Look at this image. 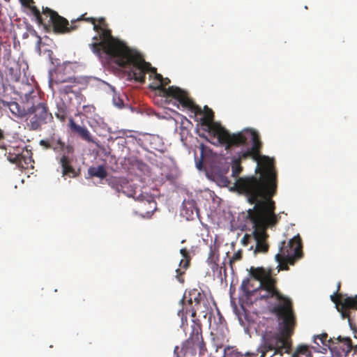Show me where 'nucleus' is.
<instances>
[{"label":"nucleus","mask_w":357,"mask_h":357,"mask_svg":"<svg viewBox=\"0 0 357 357\" xmlns=\"http://www.w3.org/2000/svg\"><path fill=\"white\" fill-rule=\"evenodd\" d=\"M250 275L259 282L256 289L250 287V278L243 280L241 289L247 299L255 300L274 299L280 302L273 306L271 312L279 319L282 320V326L280 331H266L261 337V343L257 349L260 357H265L268 351H273L270 357L275 356H282L284 354H290L292 347L291 336L294 333L296 317L293 312L291 301L284 296L277 287V279L271 275V270L262 267H251Z\"/></svg>","instance_id":"1"},{"label":"nucleus","mask_w":357,"mask_h":357,"mask_svg":"<svg viewBox=\"0 0 357 357\" xmlns=\"http://www.w3.org/2000/svg\"><path fill=\"white\" fill-rule=\"evenodd\" d=\"M250 142H252V146L240 152L237 159L241 162L250 157L257 162L256 172L259 173V176L238 177L234 187L246 197L249 204H252L259 199L273 197L277 192V173L274 161L268 156L261 155L262 142L258 132L246 128L237 133H229L219 144L225 146V149L229 150L233 146H248Z\"/></svg>","instance_id":"2"},{"label":"nucleus","mask_w":357,"mask_h":357,"mask_svg":"<svg viewBox=\"0 0 357 357\" xmlns=\"http://www.w3.org/2000/svg\"><path fill=\"white\" fill-rule=\"evenodd\" d=\"M253 204V208L248 210L247 218L254 229L252 234L256 241L254 253L264 254L269 248L266 242L268 237L266 230L278 223L281 218L280 213L277 214L275 212L276 206L273 197L259 199Z\"/></svg>","instance_id":"3"},{"label":"nucleus","mask_w":357,"mask_h":357,"mask_svg":"<svg viewBox=\"0 0 357 357\" xmlns=\"http://www.w3.org/2000/svg\"><path fill=\"white\" fill-rule=\"evenodd\" d=\"M106 61L113 62L121 68H128L130 70L129 76L141 84L145 82L146 73L150 72L153 75L157 73V69L145 61L139 52L130 48L123 41L120 43Z\"/></svg>","instance_id":"4"},{"label":"nucleus","mask_w":357,"mask_h":357,"mask_svg":"<svg viewBox=\"0 0 357 357\" xmlns=\"http://www.w3.org/2000/svg\"><path fill=\"white\" fill-rule=\"evenodd\" d=\"M86 15L84 13L76 20H72L71 23L73 24L83 20L93 25V30L98 34L93 37V42L89 45V47L102 61H106L122 40L112 36L105 17H86Z\"/></svg>","instance_id":"5"},{"label":"nucleus","mask_w":357,"mask_h":357,"mask_svg":"<svg viewBox=\"0 0 357 357\" xmlns=\"http://www.w3.org/2000/svg\"><path fill=\"white\" fill-rule=\"evenodd\" d=\"M174 352L178 357H202L207 354L199 323L193 321L188 338L183 342L181 347H176Z\"/></svg>","instance_id":"6"},{"label":"nucleus","mask_w":357,"mask_h":357,"mask_svg":"<svg viewBox=\"0 0 357 357\" xmlns=\"http://www.w3.org/2000/svg\"><path fill=\"white\" fill-rule=\"evenodd\" d=\"M0 149L4 150L7 159L20 168H27L33 162L32 153L24 146L20 140L10 142L8 144L5 142L4 135L0 129Z\"/></svg>","instance_id":"7"},{"label":"nucleus","mask_w":357,"mask_h":357,"mask_svg":"<svg viewBox=\"0 0 357 357\" xmlns=\"http://www.w3.org/2000/svg\"><path fill=\"white\" fill-rule=\"evenodd\" d=\"M303 245L300 236L294 237L288 242L282 241L279 252L275 255L280 270H289V265L295 263L303 257Z\"/></svg>","instance_id":"8"},{"label":"nucleus","mask_w":357,"mask_h":357,"mask_svg":"<svg viewBox=\"0 0 357 357\" xmlns=\"http://www.w3.org/2000/svg\"><path fill=\"white\" fill-rule=\"evenodd\" d=\"M170 83V79L167 77L164 78L161 84L154 83L150 84L149 88L158 91L163 97L173 98L178 100L179 103L185 108L190 109L195 114H201L200 107L195 105L194 102L188 97L187 92L179 87L172 86L166 88V86Z\"/></svg>","instance_id":"9"},{"label":"nucleus","mask_w":357,"mask_h":357,"mask_svg":"<svg viewBox=\"0 0 357 357\" xmlns=\"http://www.w3.org/2000/svg\"><path fill=\"white\" fill-rule=\"evenodd\" d=\"M42 14L43 15L44 23L39 24L44 26L45 28L51 27L55 33L65 34L77 29L75 25L73 24L70 25L67 19L59 15L57 12L48 7L42 8Z\"/></svg>","instance_id":"10"},{"label":"nucleus","mask_w":357,"mask_h":357,"mask_svg":"<svg viewBox=\"0 0 357 357\" xmlns=\"http://www.w3.org/2000/svg\"><path fill=\"white\" fill-rule=\"evenodd\" d=\"M27 115L29 121L27 126L31 130H40L43 125L52 122L54 119L45 102L33 105L28 108Z\"/></svg>","instance_id":"11"},{"label":"nucleus","mask_w":357,"mask_h":357,"mask_svg":"<svg viewBox=\"0 0 357 357\" xmlns=\"http://www.w3.org/2000/svg\"><path fill=\"white\" fill-rule=\"evenodd\" d=\"M200 109L202 111L200 114L204 113V116L201 119V124L202 126L206 127L204 130H206L210 135L216 137L218 143L222 139H225L229 132L219 123L214 122V112L213 110L206 105L204 106V112L202 110L201 107ZM195 114L198 115L199 114L195 113Z\"/></svg>","instance_id":"12"},{"label":"nucleus","mask_w":357,"mask_h":357,"mask_svg":"<svg viewBox=\"0 0 357 357\" xmlns=\"http://www.w3.org/2000/svg\"><path fill=\"white\" fill-rule=\"evenodd\" d=\"M190 298L188 302L190 304L194 303V305L192 309L190 310H185L184 307H182L181 310H178V316L181 317V325L183 326L185 322H187V314L190 312L191 317H195L196 316V313L197 312L204 313L208 310L207 306V299L206 296L199 292L197 289H193L190 292Z\"/></svg>","instance_id":"13"},{"label":"nucleus","mask_w":357,"mask_h":357,"mask_svg":"<svg viewBox=\"0 0 357 357\" xmlns=\"http://www.w3.org/2000/svg\"><path fill=\"white\" fill-rule=\"evenodd\" d=\"M340 288V283L338 284L337 291ZM331 298L336 304L337 310L341 312L343 318H349L351 309L357 310V296L344 297L342 294L336 292Z\"/></svg>","instance_id":"14"},{"label":"nucleus","mask_w":357,"mask_h":357,"mask_svg":"<svg viewBox=\"0 0 357 357\" xmlns=\"http://www.w3.org/2000/svg\"><path fill=\"white\" fill-rule=\"evenodd\" d=\"M351 340L349 337L342 338L340 336L337 338V342H332L329 347L331 350L337 356H347L352 349Z\"/></svg>","instance_id":"15"},{"label":"nucleus","mask_w":357,"mask_h":357,"mask_svg":"<svg viewBox=\"0 0 357 357\" xmlns=\"http://www.w3.org/2000/svg\"><path fill=\"white\" fill-rule=\"evenodd\" d=\"M109 185L117 192H122L128 196L131 195L129 190L130 185L127 178L124 177H112L108 180Z\"/></svg>","instance_id":"16"},{"label":"nucleus","mask_w":357,"mask_h":357,"mask_svg":"<svg viewBox=\"0 0 357 357\" xmlns=\"http://www.w3.org/2000/svg\"><path fill=\"white\" fill-rule=\"evenodd\" d=\"M68 127L72 133L77 134L80 138L88 142H93L91 135L85 126H81L75 123L72 117L68 119Z\"/></svg>","instance_id":"17"},{"label":"nucleus","mask_w":357,"mask_h":357,"mask_svg":"<svg viewBox=\"0 0 357 357\" xmlns=\"http://www.w3.org/2000/svg\"><path fill=\"white\" fill-rule=\"evenodd\" d=\"M59 164L61 166L63 176H67L70 178L77 176L76 171L71 165V160L68 155H62L59 160Z\"/></svg>","instance_id":"18"},{"label":"nucleus","mask_w":357,"mask_h":357,"mask_svg":"<svg viewBox=\"0 0 357 357\" xmlns=\"http://www.w3.org/2000/svg\"><path fill=\"white\" fill-rule=\"evenodd\" d=\"M22 5V6L29 9L30 13L34 17L36 22L38 24H43V17L42 12L40 11L39 8H38L35 6L34 0H19Z\"/></svg>","instance_id":"19"},{"label":"nucleus","mask_w":357,"mask_h":357,"mask_svg":"<svg viewBox=\"0 0 357 357\" xmlns=\"http://www.w3.org/2000/svg\"><path fill=\"white\" fill-rule=\"evenodd\" d=\"M52 149L56 152H62L63 155L72 154L74 152V148L72 145H66L60 137H52Z\"/></svg>","instance_id":"20"},{"label":"nucleus","mask_w":357,"mask_h":357,"mask_svg":"<svg viewBox=\"0 0 357 357\" xmlns=\"http://www.w3.org/2000/svg\"><path fill=\"white\" fill-rule=\"evenodd\" d=\"M1 104L4 107H8L15 117L23 118L27 115V111L26 112L17 102L2 100Z\"/></svg>","instance_id":"21"},{"label":"nucleus","mask_w":357,"mask_h":357,"mask_svg":"<svg viewBox=\"0 0 357 357\" xmlns=\"http://www.w3.org/2000/svg\"><path fill=\"white\" fill-rule=\"evenodd\" d=\"M218 250L215 247L210 246V251L206 261L213 272H216L218 270Z\"/></svg>","instance_id":"22"},{"label":"nucleus","mask_w":357,"mask_h":357,"mask_svg":"<svg viewBox=\"0 0 357 357\" xmlns=\"http://www.w3.org/2000/svg\"><path fill=\"white\" fill-rule=\"evenodd\" d=\"M68 114V109L66 103L61 100L56 102V117L61 122H65Z\"/></svg>","instance_id":"23"},{"label":"nucleus","mask_w":357,"mask_h":357,"mask_svg":"<svg viewBox=\"0 0 357 357\" xmlns=\"http://www.w3.org/2000/svg\"><path fill=\"white\" fill-rule=\"evenodd\" d=\"M88 174L91 177H97L103 179L107 176V172L103 165H99L98 167L92 166L88 169Z\"/></svg>","instance_id":"24"},{"label":"nucleus","mask_w":357,"mask_h":357,"mask_svg":"<svg viewBox=\"0 0 357 357\" xmlns=\"http://www.w3.org/2000/svg\"><path fill=\"white\" fill-rule=\"evenodd\" d=\"M291 357H312L311 351L307 345H299Z\"/></svg>","instance_id":"25"},{"label":"nucleus","mask_w":357,"mask_h":357,"mask_svg":"<svg viewBox=\"0 0 357 357\" xmlns=\"http://www.w3.org/2000/svg\"><path fill=\"white\" fill-rule=\"evenodd\" d=\"M241 162L240 161V159H234L232 160V165H231V176L233 177H238V175L241 174V172L243 170V167L241 165Z\"/></svg>","instance_id":"26"},{"label":"nucleus","mask_w":357,"mask_h":357,"mask_svg":"<svg viewBox=\"0 0 357 357\" xmlns=\"http://www.w3.org/2000/svg\"><path fill=\"white\" fill-rule=\"evenodd\" d=\"M213 177L216 183L220 186L228 187L231 183L229 179L226 176L222 174H215Z\"/></svg>","instance_id":"27"},{"label":"nucleus","mask_w":357,"mask_h":357,"mask_svg":"<svg viewBox=\"0 0 357 357\" xmlns=\"http://www.w3.org/2000/svg\"><path fill=\"white\" fill-rule=\"evenodd\" d=\"M77 83L76 79L75 77H67L64 79H60L57 76L55 78H50V85H52L53 84H58L61 83Z\"/></svg>","instance_id":"28"},{"label":"nucleus","mask_w":357,"mask_h":357,"mask_svg":"<svg viewBox=\"0 0 357 357\" xmlns=\"http://www.w3.org/2000/svg\"><path fill=\"white\" fill-rule=\"evenodd\" d=\"M242 259V252L241 250H238L235 252L232 257L230 259V263L235 262L236 261L241 260Z\"/></svg>","instance_id":"29"},{"label":"nucleus","mask_w":357,"mask_h":357,"mask_svg":"<svg viewBox=\"0 0 357 357\" xmlns=\"http://www.w3.org/2000/svg\"><path fill=\"white\" fill-rule=\"evenodd\" d=\"M327 338H328V335H327V333H322V334L319 335H317V336L315 337V340L319 339V340L321 341V342L322 344H325V342H326V341H328ZM328 342H333L331 341V340H328Z\"/></svg>","instance_id":"30"},{"label":"nucleus","mask_w":357,"mask_h":357,"mask_svg":"<svg viewBox=\"0 0 357 357\" xmlns=\"http://www.w3.org/2000/svg\"><path fill=\"white\" fill-rule=\"evenodd\" d=\"M40 144L46 149H52V138L50 139H42L40 141Z\"/></svg>","instance_id":"31"},{"label":"nucleus","mask_w":357,"mask_h":357,"mask_svg":"<svg viewBox=\"0 0 357 357\" xmlns=\"http://www.w3.org/2000/svg\"><path fill=\"white\" fill-rule=\"evenodd\" d=\"M10 73L12 76V79L15 82H17L19 81L20 78V73L17 72V71H14L13 68H10Z\"/></svg>","instance_id":"32"},{"label":"nucleus","mask_w":357,"mask_h":357,"mask_svg":"<svg viewBox=\"0 0 357 357\" xmlns=\"http://www.w3.org/2000/svg\"><path fill=\"white\" fill-rule=\"evenodd\" d=\"M154 79L156 81V82H153L155 85L156 84H161V82L163 81V77L162 76V75L155 73L154 74Z\"/></svg>","instance_id":"33"},{"label":"nucleus","mask_w":357,"mask_h":357,"mask_svg":"<svg viewBox=\"0 0 357 357\" xmlns=\"http://www.w3.org/2000/svg\"><path fill=\"white\" fill-rule=\"evenodd\" d=\"M114 103L116 106L118 107H121L123 105V102L122 100H121L119 98H114L113 99Z\"/></svg>","instance_id":"34"},{"label":"nucleus","mask_w":357,"mask_h":357,"mask_svg":"<svg viewBox=\"0 0 357 357\" xmlns=\"http://www.w3.org/2000/svg\"><path fill=\"white\" fill-rule=\"evenodd\" d=\"M176 273H177L176 278H177L178 280L180 282L183 283V282H184V278H183V272H181V271H180V269H178H178H176Z\"/></svg>","instance_id":"35"},{"label":"nucleus","mask_w":357,"mask_h":357,"mask_svg":"<svg viewBox=\"0 0 357 357\" xmlns=\"http://www.w3.org/2000/svg\"><path fill=\"white\" fill-rule=\"evenodd\" d=\"M180 253L181 255L185 258V259H188L190 257H189V253H188V251L187 250L186 248H182L180 250Z\"/></svg>","instance_id":"36"},{"label":"nucleus","mask_w":357,"mask_h":357,"mask_svg":"<svg viewBox=\"0 0 357 357\" xmlns=\"http://www.w3.org/2000/svg\"><path fill=\"white\" fill-rule=\"evenodd\" d=\"M62 91L65 93H68L72 92V86L66 85L62 89Z\"/></svg>","instance_id":"37"},{"label":"nucleus","mask_w":357,"mask_h":357,"mask_svg":"<svg viewBox=\"0 0 357 357\" xmlns=\"http://www.w3.org/2000/svg\"><path fill=\"white\" fill-rule=\"evenodd\" d=\"M250 289H256L257 287H254V284H253V283H254L255 281H257V280H255L254 278H253V280L250 279Z\"/></svg>","instance_id":"38"},{"label":"nucleus","mask_w":357,"mask_h":357,"mask_svg":"<svg viewBox=\"0 0 357 357\" xmlns=\"http://www.w3.org/2000/svg\"><path fill=\"white\" fill-rule=\"evenodd\" d=\"M125 134H126V131L125 130H120V131H119V135L116 137H121Z\"/></svg>","instance_id":"39"},{"label":"nucleus","mask_w":357,"mask_h":357,"mask_svg":"<svg viewBox=\"0 0 357 357\" xmlns=\"http://www.w3.org/2000/svg\"><path fill=\"white\" fill-rule=\"evenodd\" d=\"M38 44H40L41 43V38L40 36H38Z\"/></svg>","instance_id":"40"},{"label":"nucleus","mask_w":357,"mask_h":357,"mask_svg":"<svg viewBox=\"0 0 357 357\" xmlns=\"http://www.w3.org/2000/svg\"><path fill=\"white\" fill-rule=\"evenodd\" d=\"M354 350L357 351V345L354 347Z\"/></svg>","instance_id":"41"}]
</instances>
